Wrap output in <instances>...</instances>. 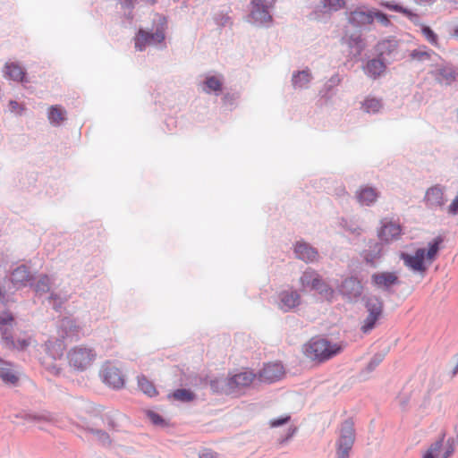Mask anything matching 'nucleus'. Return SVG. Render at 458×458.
<instances>
[{"instance_id": "nucleus-3", "label": "nucleus", "mask_w": 458, "mask_h": 458, "mask_svg": "<svg viewBox=\"0 0 458 458\" xmlns=\"http://www.w3.org/2000/svg\"><path fill=\"white\" fill-rule=\"evenodd\" d=\"M15 319L12 313L0 314V344L7 350L23 351L30 344V338L14 339Z\"/></svg>"}, {"instance_id": "nucleus-2", "label": "nucleus", "mask_w": 458, "mask_h": 458, "mask_svg": "<svg viewBox=\"0 0 458 458\" xmlns=\"http://www.w3.org/2000/svg\"><path fill=\"white\" fill-rule=\"evenodd\" d=\"M153 31L140 29L134 37V47L137 51H144L148 46H156L165 41L167 30V18L156 13L153 17Z\"/></svg>"}, {"instance_id": "nucleus-34", "label": "nucleus", "mask_w": 458, "mask_h": 458, "mask_svg": "<svg viewBox=\"0 0 458 458\" xmlns=\"http://www.w3.org/2000/svg\"><path fill=\"white\" fill-rule=\"evenodd\" d=\"M331 16V12L324 4L317 5L309 14L308 18L310 21H317L319 22H327Z\"/></svg>"}, {"instance_id": "nucleus-6", "label": "nucleus", "mask_w": 458, "mask_h": 458, "mask_svg": "<svg viewBox=\"0 0 458 458\" xmlns=\"http://www.w3.org/2000/svg\"><path fill=\"white\" fill-rule=\"evenodd\" d=\"M276 0H251L249 21L255 26L269 27L273 21L272 10Z\"/></svg>"}, {"instance_id": "nucleus-27", "label": "nucleus", "mask_w": 458, "mask_h": 458, "mask_svg": "<svg viewBox=\"0 0 458 458\" xmlns=\"http://www.w3.org/2000/svg\"><path fill=\"white\" fill-rule=\"evenodd\" d=\"M342 79L338 73L333 74L323 85L319 90V96L321 98L328 101L330 100L337 91V87L341 83Z\"/></svg>"}, {"instance_id": "nucleus-14", "label": "nucleus", "mask_w": 458, "mask_h": 458, "mask_svg": "<svg viewBox=\"0 0 458 458\" xmlns=\"http://www.w3.org/2000/svg\"><path fill=\"white\" fill-rule=\"evenodd\" d=\"M103 382L114 389L122 388L124 385L123 376L118 368L111 363H106L100 371Z\"/></svg>"}, {"instance_id": "nucleus-17", "label": "nucleus", "mask_w": 458, "mask_h": 458, "mask_svg": "<svg viewBox=\"0 0 458 458\" xmlns=\"http://www.w3.org/2000/svg\"><path fill=\"white\" fill-rule=\"evenodd\" d=\"M294 253L297 259L305 263H313L319 258L318 250L304 241H299L295 243Z\"/></svg>"}, {"instance_id": "nucleus-49", "label": "nucleus", "mask_w": 458, "mask_h": 458, "mask_svg": "<svg viewBox=\"0 0 458 458\" xmlns=\"http://www.w3.org/2000/svg\"><path fill=\"white\" fill-rule=\"evenodd\" d=\"M421 32L426 39L432 45H436L437 42V34L428 26H422Z\"/></svg>"}, {"instance_id": "nucleus-32", "label": "nucleus", "mask_w": 458, "mask_h": 458, "mask_svg": "<svg viewBox=\"0 0 458 458\" xmlns=\"http://www.w3.org/2000/svg\"><path fill=\"white\" fill-rule=\"evenodd\" d=\"M47 118L51 125L58 127L66 119V111L61 106H51L47 112Z\"/></svg>"}, {"instance_id": "nucleus-64", "label": "nucleus", "mask_w": 458, "mask_h": 458, "mask_svg": "<svg viewBox=\"0 0 458 458\" xmlns=\"http://www.w3.org/2000/svg\"><path fill=\"white\" fill-rule=\"evenodd\" d=\"M455 35L458 37V30H455Z\"/></svg>"}, {"instance_id": "nucleus-40", "label": "nucleus", "mask_w": 458, "mask_h": 458, "mask_svg": "<svg viewBox=\"0 0 458 458\" xmlns=\"http://www.w3.org/2000/svg\"><path fill=\"white\" fill-rule=\"evenodd\" d=\"M319 294H321L327 300H331L334 296L335 291L329 286L326 282H324L321 278L318 280V283L313 288Z\"/></svg>"}, {"instance_id": "nucleus-58", "label": "nucleus", "mask_w": 458, "mask_h": 458, "mask_svg": "<svg viewBox=\"0 0 458 458\" xmlns=\"http://www.w3.org/2000/svg\"><path fill=\"white\" fill-rule=\"evenodd\" d=\"M454 452V448L452 445H450L446 450L445 451L443 458H448Z\"/></svg>"}, {"instance_id": "nucleus-63", "label": "nucleus", "mask_w": 458, "mask_h": 458, "mask_svg": "<svg viewBox=\"0 0 458 458\" xmlns=\"http://www.w3.org/2000/svg\"><path fill=\"white\" fill-rule=\"evenodd\" d=\"M108 425L111 428H114V422L113 420L108 421Z\"/></svg>"}, {"instance_id": "nucleus-33", "label": "nucleus", "mask_w": 458, "mask_h": 458, "mask_svg": "<svg viewBox=\"0 0 458 458\" xmlns=\"http://www.w3.org/2000/svg\"><path fill=\"white\" fill-rule=\"evenodd\" d=\"M320 278V276L315 270L308 268L302 273L300 283L303 290H314V286L317 285Z\"/></svg>"}, {"instance_id": "nucleus-25", "label": "nucleus", "mask_w": 458, "mask_h": 458, "mask_svg": "<svg viewBox=\"0 0 458 458\" xmlns=\"http://www.w3.org/2000/svg\"><path fill=\"white\" fill-rule=\"evenodd\" d=\"M355 197L360 205L370 207L377 200L379 192L373 187L364 186L356 191Z\"/></svg>"}, {"instance_id": "nucleus-15", "label": "nucleus", "mask_w": 458, "mask_h": 458, "mask_svg": "<svg viewBox=\"0 0 458 458\" xmlns=\"http://www.w3.org/2000/svg\"><path fill=\"white\" fill-rule=\"evenodd\" d=\"M432 75L441 85L450 86L458 79V68L451 64L437 66Z\"/></svg>"}, {"instance_id": "nucleus-41", "label": "nucleus", "mask_w": 458, "mask_h": 458, "mask_svg": "<svg viewBox=\"0 0 458 458\" xmlns=\"http://www.w3.org/2000/svg\"><path fill=\"white\" fill-rule=\"evenodd\" d=\"M443 242V238L441 236H437L433 239V241L429 242L428 246V249L426 251V258L429 260H432L437 256L440 244Z\"/></svg>"}, {"instance_id": "nucleus-28", "label": "nucleus", "mask_w": 458, "mask_h": 458, "mask_svg": "<svg viewBox=\"0 0 458 458\" xmlns=\"http://www.w3.org/2000/svg\"><path fill=\"white\" fill-rule=\"evenodd\" d=\"M4 72L5 77L14 81L23 82L26 81L25 70L18 64H6L4 66Z\"/></svg>"}, {"instance_id": "nucleus-51", "label": "nucleus", "mask_w": 458, "mask_h": 458, "mask_svg": "<svg viewBox=\"0 0 458 458\" xmlns=\"http://www.w3.org/2000/svg\"><path fill=\"white\" fill-rule=\"evenodd\" d=\"M384 5L389 9V10H393V11H395V12H398V13H402L403 14H405L406 16L408 17H411L413 15V13H411V11L406 9V8H403V6H401L400 4H391L389 2H386L384 4Z\"/></svg>"}, {"instance_id": "nucleus-36", "label": "nucleus", "mask_w": 458, "mask_h": 458, "mask_svg": "<svg viewBox=\"0 0 458 458\" xmlns=\"http://www.w3.org/2000/svg\"><path fill=\"white\" fill-rule=\"evenodd\" d=\"M340 226L346 232L356 236L360 235L362 232L360 225L354 218H342L340 221Z\"/></svg>"}, {"instance_id": "nucleus-5", "label": "nucleus", "mask_w": 458, "mask_h": 458, "mask_svg": "<svg viewBox=\"0 0 458 458\" xmlns=\"http://www.w3.org/2000/svg\"><path fill=\"white\" fill-rule=\"evenodd\" d=\"M362 302L368 315L361 324L360 330L368 334L375 328L383 315L384 301L377 294H367L362 297Z\"/></svg>"}, {"instance_id": "nucleus-52", "label": "nucleus", "mask_w": 458, "mask_h": 458, "mask_svg": "<svg viewBox=\"0 0 458 458\" xmlns=\"http://www.w3.org/2000/svg\"><path fill=\"white\" fill-rule=\"evenodd\" d=\"M147 416L154 425L162 426L165 423V420L162 418V416H160L158 413L155 411H148L147 412Z\"/></svg>"}, {"instance_id": "nucleus-29", "label": "nucleus", "mask_w": 458, "mask_h": 458, "mask_svg": "<svg viewBox=\"0 0 458 458\" xmlns=\"http://www.w3.org/2000/svg\"><path fill=\"white\" fill-rule=\"evenodd\" d=\"M383 100L378 98L369 96L362 102L360 108L369 114H378L383 109Z\"/></svg>"}, {"instance_id": "nucleus-13", "label": "nucleus", "mask_w": 458, "mask_h": 458, "mask_svg": "<svg viewBox=\"0 0 458 458\" xmlns=\"http://www.w3.org/2000/svg\"><path fill=\"white\" fill-rule=\"evenodd\" d=\"M276 303L281 311L290 312L300 305L301 295L292 288L282 290L276 295Z\"/></svg>"}, {"instance_id": "nucleus-57", "label": "nucleus", "mask_w": 458, "mask_h": 458, "mask_svg": "<svg viewBox=\"0 0 458 458\" xmlns=\"http://www.w3.org/2000/svg\"><path fill=\"white\" fill-rule=\"evenodd\" d=\"M295 431H296L295 428H290L288 429L287 436L284 438L282 439V442H285L288 439H290L294 435Z\"/></svg>"}, {"instance_id": "nucleus-1", "label": "nucleus", "mask_w": 458, "mask_h": 458, "mask_svg": "<svg viewBox=\"0 0 458 458\" xmlns=\"http://www.w3.org/2000/svg\"><path fill=\"white\" fill-rule=\"evenodd\" d=\"M81 327L77 321L69 317L63 318L58 324L59 339L55 342L48 341L46 344L47 353L54 359H60L64 355L65 344L64 339L77 340L81 335Z\"/></svg>"}, {"instance_id": "nucleus-30", "label": "nucleus", "mask_w": 458, "mask_h": 458, "mask_svg": "<svg viewBox=\"0 0 458 458\" xmlns=\"http://www.w3.org/2000/svg\"><path fill=\"white\" fill-rule=\"evenodd\" d=\"M312 75L309 70H302L293 72L292 83L294 89H303L309 87Z\"/></svg>"}, {"instance_id": "nucleus-45", "label": "nucleus", "mask_w": 458, "mask_h": 458, "mask_svg": "<svg viewBox=\"0 0 458 458\" xmlns=\"http://www.w3.org/2000/svg\"><path fill=\"white\" fill-rule=\"evenodd\" d=\"M0 377L1 379L7 384H15L18 381V377L15 373L7 368L0 369Z\"/></svg>"}, {"instance_id": "nucleus-55", "label": "nucleus", "mask_w": 458, "mask_h": 458, "mask_svg": "<svg viewBox=\"0 0 458 458\" xmlns=\"http://www.w3.org/2000/svg\"><path fill=\"white\" fill-rule=\"evenodd\" d=\"M216 453L209 449H205L199 454V458H216Z\"/></svg>"}, {"instance_id": "nucleus-21", "label": "nucleus", "mask_w": 458, "mask_h": 458, "mask_svg": "<svg viewBox=\"0 0 458 458\" xmlns=\"http://www.w3.org/2000/svg\"><path fill=\"white\" fill-rule=\"evenodd\" d=\"M384 244L381 242L370 241L368 244V249L362 252V257L366 264L375 267L377 262L383 255Z\"/></svg>"}, {"instance_id": "nucleus-53", "label": "nucleus", "mask_w": 458, "mask_h": 458, "mask_svg": "<svg viewBox=\"0 0 458 458\" xmlns=\"http://www.w3.org/2000/svg\"><path fill=\"white\" fill-rule=\"evenodd\" d=\"M447 214L452 216L458 215V195L452 200L450 205L447 207Z\"/></svg>"}, {"instance_id": "nucleus-42", "label": "nucleus", "mask_w": 458, "mask_h": 458, "mask_svg": "<svg viewBox=\"0 0 458 458\" xmlns=\"http://www.w3.org/2000/svg\"><path fill=\"white\" fill-rule=\"evenodd\" d=\"M138 1L139 0H118L121 7L124 9V17L128 20L129 23H131L133 19L132 9L135 7Z\"/></svg>"}, {"instance_id": "nucleus-18", "label": "nucleus", "mask_w": 458, "mask_h": 458, "mask_svg": "<svg viewBox=\"0 0 458 458\" xmlns=\"http://www.w3.org/2000/svg\"><path fill=\"white\" fill-rule=\"evenodd\" d=\"M347 14L348 22L353 27L361 28L372 23V9L358 7Z\"/></svg>"}, {"instance_id": "nucleus-16", "label": "nucleus", "mask_w": 458, "mask_h": 458, "mask_svg": "<svg viewBox=\"0 0 458 458\" xmlns=\"http://www.w3.org/2000/svg\"><path fill=\"white\" fill-rule=\"evenodd\" d=\"M400 258L404 265L413 271L423 273L427 270L424 263L426 250L423 248L417 249L414 255L402 252Z\"/></svg>"}, {"instance_id": "nucleus-39", "label": "nucleus", "mask_w": 458, "mask_h": 458, "mask_svg": "<svg viewBox=\"0 0 458 458\" xmlns=\"http://www.w3.org/2000/svg\"><path fill=\"white\" fill-rule=\"evenodd\" d=\"M171 396L176 400L180 401L182 403H189L195 399V394L191 391L190 389L186 388H180L175 390Z\"/></svg>"}, {"instance_id": "nucleus-10", "label": "nucleus", "mask_w": 458, "mask_h": 458, "mask_svg": "<svg viewBox=\"0 0 458 458\" xmlns=\"http://www.w3.org/2000/svg\"><path fill=\"white\" fill-rule=\"evenodd\" d=\"M337 289L342 297L351 303L358 302L363 293V284L361 281L354 276L344 278L338 285Z\"/></svg>"}, {"instance_id": "nucleus-31", "label": "nucleus", "mask_w": 458, "mask_h": 458, "mask_svg": "<svg viewBox=\"0 0 458 458\" xmlns=\"http://www.w3.org/2000/svg\"><path fill=\"white\" fill-rule=\"evenodd\" d=\"M229 382V377H218L210 379L209 386L214 393L232 394L233 388Z\"/></svg>"}, {"instance_id": "nucleus-11", "label": "nucleus", "mask_w": 458, "mask_h": 458, "mask_svg": "<svg viewBox=\"0 0 458 458\" xmlns=\"http://www.w3.org/2000/svg\"><path fill=\"white\" fill-rule=\"evenodd\" d=\"M422 201L428 210H442L447 202L445 187L441 184H435L428 188Z\"/></svg>"}, {"instance_id": "nucleus-4", "label": "nucleus", "mask_w": 458, "mask_h": 458, "mask_svg": "<svg viewBox=\"0 0 458 458\" xmlns=\"http://www.w3.org/2000/svg\"><path fill=\"white\" fill-rule=\"evenodd\" d=\"M342 347L337 344H332L325 338L313 337L303 347L307 358L318 362L327 360L339 352Z\"/></svg>"}, {"instance_id": "nucleus-62", "label": "nucleus", "mask_w": 458, "mask_h": 458, "mask_svg": "<svg viewBox=\"0 0 458 458\" xmlns=\"http://www.w3.org/2000/svg\"><path fill=\"white\" fill-rule=\"evenodd\" d=\"M457 373H458V364H456V366L454 368L452 374H453V376H455Z\"/></svg>"}, {"instance_id": "nucleus-38", "label": "nucleus", "mask_w": 458, "mask_h": 458, "mask_svg": "<svg viewBox=\"0 0 458 458\" xmlns=\"http://www.w3.org/2000/svg\"><path fill=\"white\" fill-rule=\"evenodd\" d=\"M138 386L140 389L149 397L155 396L157 394L153 383L145 376L138 377Z\"/></svg>"}, {"instance_id": "nucleus-7", "label": "nucleus", "mask_w": 458, "mask_h": 458, "mask_svg": "<svg viewBox=\"0 0 458 458\" xmlns=\"http://www.w3.org/2000/svg\"><path fill=\"white\" fill-rule=\"evenodd\" d=\"M97 357L96 351L88 346H76L68 352L67 358L71 367L77 370L87 369Z\"/></svg>"}, {"instance_id": "nucleus-46", "label": "nucleus", "mask_w": 458, "mask_h": 458, "mask_svg": "<svg viewBox=\"0 0 458 458\" xmlns=\"http://www.w3.org/2000/svg\"><path fill=\"white\" fill-rule=\"evenodd\" d=\"M320 4L332 12H336L345 5L344 0H320Z\"/></svg>"}, {"instance_id": "nucleus-26", "label": "nucleus", "mask_w": 458, "mask_h": 458, "mask_svg": "<svg viewBox=\"0 0 458 458\" xmlns=\"http://www.w3.org/2000/svg\"><path fill=\"white\" fill-rule=\"evenodd\" d=\"M401 233L402 228L399 224L394 222H386L381 226L378 232V237L381 241L388 242L390 241L398 239Z\"/></svg>"}, {"instance_id": "nucleus-12", "label": "nucleus", "mask_w": 458, "mask_h": 458, "mask_svg": "<svg viewBox=\"0 0 458 458\" xmlns=\"http://www.w3.org/2000/svg\"><path fill=\"white\" fill-rule=\"evenodd\" d=\"M370 283L379 291L392 293L393 287L400 284V280L395 272L385 271L373 273L370 276Z\"/></svg>"}, {"instance_id": "nucleus-23", "label": "nucleus", "mask_w": 458, "mask_h": 458, "mask_svg": "<svg viewBox=\"0 0 458 458\" xmlns=\"http://www.w3.org/2000/svg\"><path fill=\"white\" fill-rule=\"evenodd\" d=\"M31 274L25 265L17 267L10 276V281L15 289L26 286L31 280Z\"/></svg>"}, {"instance_id": "nucleus-8", "label": "nucleus", "mask_w": 458, "mask_h": 458, "mask_svg": "<svg viewBox=\"0 0 458 458\" xmlns=\"http://www.w3.org/2000/svg\"><path fill=\"white\" fill-rule=\"evenodd\" d=\"M354 441V424L351 419L345 420L342 423L340 437L336 442V458H350Z\"/></svg>"}, {"instance_id": "nucleus-20", "label": "nucleus", "mask_w": 458, "mask_h": 458, "mask_svg": "<svg viewBox=\"0 0 458 458\" xmlns=\"http://www.w3.org/2000/svg\"><path fill=\"white\" fill-rule=\"evenodd\" d=\"M255 377L256 374L249 370L242 371L230 377L229 383L233 388L232 394H235L244 387L250 386Z\"/></svg>"}, {"instance_id": "nucleus-37", "label": "nucleus", "mask_w": 458, "mask_h": 458, "mask_svg": "<svg viewBox=\"0 0 458 458\" xmlns=\"http://www.w3.org/2000/svg\"><path fill=\"white\" fill-rule=\"evenodd\" d=\"M53 284V277L47 275L39 276L35 284V291L38 293L43 294L50 291Z\"/></svg>"}, {"instance_id": "nucleus-22", "label": "nucleus", "mask_w": 458, "mask_h": 458, "mask_svg": "<svg viewBox=\"0 0 458 458\" xmlns=\"http://www.w3.org/2000/svg\"><path fill=\"white\" fill-rule=\"evenodd\" d=\"M224 78L221 74L205 76L200 84L201 90L206 94H215L218 96L223 90Z\"/></svg>"}, {"instance_id": "nucleus-48", "label": "nucleus", "mask_w": 458, "mask_h": 458, "mask_svg": "<svg viewBox=\"0 0 458 458\" xmlns=\"http://www.w3.org/2000/svg\"><path fill=\"white\" fill-rule=\"evenodd\" d=\"M374 20H377L379 23H381L383 26H389L390 21L386 13H384L381 11L372 9V22Z\"/></svg>"}, {"instance_id": "nucleus-60", "label": "nucleus", "mask_w": 458, "mask_h": 458, "mask_svg": "<svg viewBox=\"0 0 458 458\" xmlns=\"http://www.w3.org/2000/svg\"><path fill=\"white\" fill-rule=\"evenodd\" d=\"M233 99H234V95H231V94H225L223 98V100L225 103H229V101L233 100Z\"/></svg>"}, {"instance_id": "nucleus-9", "label": "nucleus", "mask_w": 458, "mask_h": 458, "mask_svg": "<svg viewBox=\"0 0 458 458\" xmlns=\"http://www.w3.org/2000/svg\"><path fill=\"white\" fill-rule=\"evenodd\" d=\"M375 51L377 55L387 64L402 60L404 57L400 52L399 41L394 37L378 41L375 47Z\"/></svg>"}, {"instance_id": "nucleus-56", "label": "nucleus", "mask_w": 458, "mask_h": 458, "mask_svg": "<svg viewBox=\"0 0 458 458\" xmlns=\"http://www.w3.org/2000/svg\"><path fill=\"white\" fill-rule=\"evenodd\" d=\"M9 109L11 112H16L18 109H20V105L15 100H11L9 102Z\"/></svg>"}, {"instance_id": "nucleus-43", "label": "nucleus", "mask_w": 458, "mask_h": 458, "mask_svg": "<svg viewBox=\"0 0 458 458\" xmlns=\"http://www.w3.org/2000/svg\"><path fill=\"white\" fill-rule=\"evenodd\" d=\"M89 432L98 439L103 445H109L111 444L110 436L102 429L90 428Z\"/></svg>"}, {"instance_id": "nucleus-24", "label": "nucleus", "mask_w": 458, "mask_h": 458, "mask_svg": "<svg viewBox=\"0 0 458 458\" xmlns=\"http://www.w3.org/2000/svg\"><path fill=\"white\" fill-rule=\"evenodd\" d=\"M386 66L387 64L377 55V57L369 59L366 63L364 66V72L368 77L376 80L384 74L386 70Z\"/></svg>"}, {"instance_id": "nucleus-35", "label": "nucleus", "mask_w": 458, "mask_h": 458, "mask_svg": "<svg viewBox=\"0 0 458 458\" xmlns=\"http://www.w3.org/2000/svg\"><path fill=\"white\" fill-rule=\"evenodd\" d=\"M433 55H436L434 51L428 49L426 47L413 49L410 52L409 57L411 61L418 63H424L429 61Z\"/></svg>"}, {"instance_id": "nucleus-59", "label": "nucleus", "mask_w": 458, "mask_h": 458, "mask_svg": "<svg viewBox=\"0 0 458 458\" xmlns=\"http://www.w3.org/2000/svg\"><path fill=\"white\" fill-rule=\"evenodd\" d=\"M221 24L223 26H226L228 24H231V19L229 16H223Z\"/></svg>"}, {"instance_id": "nucleus-50", "label": "nucleus", "mask_w": 458, "mask_h": 458, "mask_svg": "<svg viewBox=\"0 0 458 458\" xmlns=\"http://www.w3.org/2000/svg\"><path fill=\"white\" fill-rule=\"evenodd\" d=\"M49 300L53 301V308L55 310H59L63 303L67 300L66 297H63L58 293H51Z\"/></svg>"}, {"instance_id": "nucleus-47", "label": "nucleus", "mask_w": 458, "mask_h": 458, "mask_svg": "<svg viewBox=\"0 0 458 458\" xmlns=\"http://www.w3.org/2000/svg\"><path fill=\"white\" fill-rule=\"evenodd\" d=\"M384 358H385V353H382V352L376 353L369 360L365 370L368 373L372 372L383 361Z\"/></svg>"}, {"instance_id": "nucleus-61", "label": "nucleus", "mask_w": 458, "mask_h": 458, "mask_svg": "<svg viewBox=\"0 0 458 458\" xmlns=\"http://www.w3.org/2000/svg\"><path fill=\"white\" fill-rule=\"evenodd\" d=\"M432 0H416L417 3L422 4L431 2Z\"/></svg>"}, {"instance_id": "nucleus-54", "label": "nucleus", "mask_w": 458, "mask_h": 458, "mask_svg": "<svg viewBox=\"0 0 458 458\" xmlns=\"http://www.w3.org/2000/svg\"><path fill=\"white\" fill-rule=\"evenodd\" d=\"M290 420V416L280 417L270 421L272 428L280 427L286 424Z\"/></svg>"}, {"instance_id": "nucleus-44", "label": "nucleus", "mask_w": 458, "mask_h": 458, "mask_svg": "<svg viewBox=\"0 0 458 458\" xmlns=\"http://www.w3.org/2000/svg\"><path fill=\"white\" fill-rule=\"evenodd\" d=\"M443 446V438L434 442L429 448L426 451L423 458H436Z\"/></svg>"}, {"instance_id": "nucleus-19", "label": "nucleus", "mask_w": 458, "mask_h": 458, "mask_svg": "<svg viewBox=\"0 0 458 458\" xmlns=\"http://www.w3.org/2000/svg\"><path fill=\"white\" fill-rule=\"evenodd\" d=\"M284 373V367L281 363H268L260 370L259 378L261 382L271 384L278 381Z\"/></svg>"}]
</instances>
